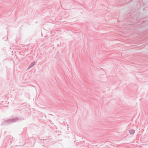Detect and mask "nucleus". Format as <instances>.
Segmentation results:
<instances>
[{"label": "nucleus", "mask_w": 148, "mask_h": 148, "mask_svg": "<svg viewBox=\"0 0 148 148\" xmlns=\"http://www.w3.org/2000/svg\"><path fill=\"white\" fill-rule=\"evenodd\" d=\"M24 119L23 117L21 116H19L18 117L15 118H13L7 120H5L3 121L1 123V125H5L11 123H12L18 121H21Z\"/></svg>", "instance_id": "obj_1"}, {"label": "nucleus", "mask_w": 148, "mask_h": 148, "mask_svg": "<svg viewBox=\"0 0 148 148\" xmlns=\"http://www.w3.org/2000/svg\"><path fill=\"white\" fill-rule=\"evenodd\" d=\"M36 64V62H32L29 65L27 70H28L29 69L31 68L32 67H33Z\"/></svg>", "instance_id": "obj_2"}, {"label": "nucleus", "mask_w": 148, "mask_h": 148, "mask_svg": "<svg viewBox=\"0 0 148 148\" xmlns=\"http://www.w3.org/2000/svg\"><path fill=\"white\" fill-rule=\"evenodd\" d=\"M129 133H130V134H134L135 133V130H129Z\"/></svg>", "instance_id": "obj_3"}]
</instances>
